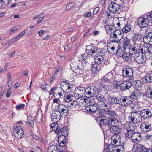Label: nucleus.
I'll use <instances>...</instances> for the list:
<instances>
[{
  "instance_id": "21",
  "label": "nucleus",
  "mask_w": 152,
  "mask_h": 152,
  "mask_svg": "<svg viewBox=\"0 0 152 152\" xmlns=\"http://www.w3.org/2000/svg\"><path fill=\"white\" fill-rule=\"evenodd\" d=\"M131 139L133 142L135 143H137L141 140V135L138 133L134 132L133 134Z\"/></svg>"
},
{
  "instance_id": "47",
  "label": "nucleus",
  "mask_w": 152,
  "mask_h": 152,
  "mask_svg": "<svg viewBox=\"0 0 152 152\" xmlns=\"http://www.w3.org/2000/svg\"><path fill=\"white\" fill-rule=\"evenodd\" d=\"M28 122L30 125L32 127V126L34 125V120L33 118L31 116H29L28 117Z\"/></svg>"
},
{
  "instance_id": "36",
  "label": "nucleus",
  "mask_w": 152,
  "mask_h": 152,
  "mask_svg": "<svg viewBox=\"0 0 152 152\" xmlns=\"http://www.w3.org/2000/svg\"><path fill=\"white\" fill-rule=\"evenodd\" d=\"M124 50V49L123 50L121 48H120L116 50L115 53H116L117 55L118 56L122 57L125 53Z\"/></svg>"
},
{
  "instance_id": "39",
  "label": "nucleus",
  "mask_w": 152,
  "mask_h": 152,
  "mask_svg": "<svg viewBox=\"0 0 152 152\" xmlns=\"http://www.w3.org/2000/svg\"><path fill=\"white\" fill-rule=\"evenodd\" d=\"M152 80V78H150V76L145 75L142 78V81L144 83H149Z\"/></svg>"
},
{
  "instance_id": "10",
  "label": "nucleus",
  "mask_w": 152,
  "mask_h": 152,
  "mask_svg": "<svg viewBox=\"0 0 152 152\" xmlns=\"http://www.w3.org/2000/svg\"><path fill=\"white\" fill-rule=\"evenodd\" d=\"M98 107L96 104L88 105L86 107V110L91 113H93L94 114L97 113L99 117V113L100 110H98Z\"/></svg>"
},
{
  "instance_id": "45",
  "label": "nucleus",
  "mask_w": 152,
  "mask_h": 152,
  "mask_svg": "<svg viewBox=\"0 0 152 152\" xmlns=\"http://www.w3.org/2000/svg\"><path fill=\"white\" fill-rule=\"evenodd\" d=\"M107 49L109 50V52L112 54H115L116 51V50H115V47L114 46L110 47V46H108Z\"/></svg>"
},
{
  "instance_id": "34",
  "label": "nucleus",
  "mask_w": 152,
  "mask_h": 152,
  "mask_svg": "<svg viewBox=\"0 0 152 152\" xmlns=\"http://www.w3.org/2000/svg\"><path fill=\"white\" fill-rule=\"evenodd\" d=\"M129 53H125L123 56H122L125 62H128L131 60V56Z\"/></svg>"
},
{
  "instance_id": "26",
  "label": "nucleus",
  "mask_w": 152,
  "mask_h": 152,
  "mask_svg": "<svg viewBox=\"0 0 152 152\" xmlns=\"http://www.w3.org/2000/svg\"><path fill=\"white\" fill-rule=\"evenodd\" d=\"M142 37V34H136L135 36L133 37V40L135 43L134 46L136 45V43H138L140 42Z\"/></svg>"
},
{
  "instance_id": "13",
  "label": "nucleus",
  "mask_w": 152,
  "mask_h": 152,
  "mask_svg": "<svg viewBox=\"0 0 152 152\" xmlns=\"http://www.w3.org/2000/svg\"><path fill=\"white\" fill-rule=\"evenodd\" d=\"M121 98H117L114 96H110L108 98V104H116L121 103Z\"/></svg>"
},
{
  "instance_id": "5",
  "label": "nucleus",
  "mask_w": 152,
  "mask_h": 152,
  "mask_svg": "<svg viewBox=\"0 0 152 152\" xmlns=\"http://www.w3.org/2000/svg\"><path fill=\"white\" fill-rule=\"evenodd\" d=\"M136 112H132L131 113V116L129 117V120L132 121L135 120L136 122L139 123L142 121V119L141 114Z\"/></svg>"
},
{
  "instance_id": "14",
  "label": "nucleus",
  "mask_w": 152,
  "mask_h": 152,
  "mask_svg": "<svg viewBox=\"0 0 152 152\" xmlns=\"http://www.w3.org/2000/svg\"><path fill=\"white\" fill-rule=\"evenodd\" d=\"M144 42L149 45H152V32H148L143 37Z\"/></svg>"
},
{
  "instance_id": "32",
  "label": "nucleus",
  "mask_w": 152,
  "mask_h": 152,
  "mask_svg": "<svg viewBox=\"0 0 152 152\" xmlns=\"http://www.w3.org/2000/svg\"><path fill=\"white\" fill-rule=\"evenodd\" d=\"M48 152H58V148L55 145H51L48 147Z\"/></svg>"
},
{
  "instance_id": "59",
  "label": "nucleus",
  "mask_w": 152,
  "mask_h": 152,
  "mask_svg": "<svg viewBox=\"0 0 152 152\" xmlns=\"http://www.w3.org/2000/svg\"><path fill=\"white\" fill-rule=\"evenodd\" d=\"M24 106L25 105L24 104H21L19 105L16 106V108L18 110H20L21 108L24 107Z\"/></svg>"
},
{
  "instance_id": "20",
  "label": "nucleus",
  "mask_w": 152,
  "mask_h": 152,
  "mask_svg": "<svg viewBox=\"0 0 152 152\" xmlns=\"http://www.w3.org/2000/svg\"><path fill=\"white\" fill-rule=\"evenodd\" d=\"M68 135V133L67 132L66 135H63V134H61L59 135L58 138V142L59 145L62 147H64L65 145V142H66V139L65 137Z\"/></svg>"
},
{
  "instance_id": "37",
  "label": "nucleus",
  "mask_w": 152,
  "mask_h": 152,
  "mask_svg": "<svg viewBox=\"0 0 152 152\" xmlns=\"http://www.w3.org/2000/svg\"><path fill=\"white\" fill-rule=\"evenodd\" d=\"M77 94L78 95H80L81 96L84 93L85 94V90L84 88L83 87L79 86L77 88Z\"/></svg>"
},
{
  "instance_id": "58",
  "label": "nucleus",
  "mask_w": 152,
  "mask_h": 152,
  "mask_svg": "<svg viewBox=\"0 0 152 152\" xmlns=\"http://www.w3.org/2000/svg\"><path fill=\"white\" fill-rule=\"evenodd\" d=\"M112 26L109 25H106L105 26V29L108 31H111L113 29L111 28Z\"/></svg>"
},
{
  "instance_id": "60",
  "label": "nucleus",
  "mask_w": 152,
  "mask_h": 152,
  "mask_svg": "<svg viewBox=\"0 0 152 152\" xmlns=\"http://www.w3.org/2000/svg\"><path fill=\"white\" fill-rule=\"evenodd\" d=\"M103 80L105 82H110L111 81V79L106 76L103 77Z\"/></svg>"
},
{
  "instance_id": "52",
  "label": "nucleus",
  "mask_w": 152,
  "mask_h": 152,
  "mask_svg": "<svg viewBox=\"0 0 152 152\" xmlns=\"http://www.w3.org/2000/svg\"><path fill=\"white\" fill-rule=\"evenodd\" d=\"M147 95L149 98H152V89L150 88L148 90Z\"/></svg>"
},
{
  "instance_id": "54",
  "label": "nucleus",
  "mask_w": 152,
  "mask_h": 152,
  "mask_svg": "<svg viewBox=\"0 0 152 152\" xmlns=\"http://www.w3.org/2000/svg\"><path fill=\"white\" fill-rule=\"evenodd\" d=\"M75 69L77 71V72H80L83 69L81 65H77L75 67Z\"/></svg>"
},
{
  "instance_id": "16",
  "label": "nucleus",
  "mask_w": 152,
  "mask_h": 152,
  "mask_svg": "<svg viewBox=\"0 0 152 152\" xmlns=\"http://www.w3.org/2000/svg\"><path fill=\"white\" fill-rule=\"evenodd\" d=\"M111 144L114 145L116 144H119L121 142V137L119 134H113L111 137Z\"/></svg>"
},
{
  "instance_id": "29",
  "label": "nucleus",
  "mask_w": 152,
  "mask_h": 152,
  "mask_svg": "<svg viewBox=\"0 0 152 152\" xmlns=\"http://www.w3.org/2000/svg\"><path fill=\"white\" fill-rule=\"evenodd\" d=\"M113 152H124V148L123 145H117L115 146L113 149Z\"/></svg>"
},
{
  "instance_id": "44",
  "label": "nucleus",
  "mask_w": 152,
  "mask_h": 152,
  "mask_svg": "<svg viewBox=\"0 0 152 152\" xmlns=\"http://www.w3.org/2000/svg\"><path fill=\"white\" fill-rule=\"evenodd\" d=\"M123 32L121 31V29H116L114 31L113 33L116 34V35H119V36L121 37H123Z\"/></svg>"
},
{
  "instance_id": "31",
  "label": "nucleus",
  "mask_w": 152,
  "mask_h": 152,
  "mask_svg": "<svg viewBox=\"0 0 152 152\" xmlns=\"http://www.w3.org/2000/svg\"><path fill=\"white\" fill-rule=\"evenodd\" d=\"M141 94L140 91L137 90H134L131 94V96L133 98H139L141 96Z\"/></svg>"
},
{
  "instance_id": "28",
  "label": "nucleus",
  "mask_w": 152,
  "mask_h": 152,
  "mask_svg": "<svg viewBox=\"0 0 152 152\" xmlns=\"http://www.w3.org/2000/svg\"><path fill=\"white\" fill-rule=\"evenodd\" d=\"M130 39H128L127 37L124 39L123 44V49L125 50L127 48H129V47L130 46Z\"/></svg>"
},
{
  "instance_id": "43",
  "label": "nucleus",
  "mask_w": 152,
  "mask_h": 152,
  "mask_svg": "<svg viewBox=\"0 0 152 152\" xmlns=\"http://www.w3.org/2000/svg\"><path fill=\"white\" fill-rule=\"evenodd\" d=\"M18 40L17 39V37H16L13 38L11 39L10 41H9L7 43L5 44V45H7V47L10 46V45H12L16 41Z\"/></svg>"
},
{
  "instance_id": "53",
  "label": "nucleus",
  "mask_w": 152,
  "mask_h": 152,
  "mask_svg": "<svg viewBox=\"0 0 152 152\" xmlns=\"http://www.w3.org/2000/svg\"><path fill=\"white\" fill-rule=\"evenodd\" d=\"M72 107H75L77 104V102L73 100H71L70 102L69 103Z\"/></svg>"
},
{
  "instance_id": "56",
  "label": "nucleus",
  "mask_w": 152,
  "mask_h": 152,
  "mask_svg": "<svg viewBox=\"0 0 152 152\" xmlns=\"http://www.w3.org/2000/svg\"><path fill=\"white\" fill-rule=\"evenodd\" d=\"M113 86L114 88L115 89H119L121 88V84L120 85L117 83V82H114L113 83Z\"/></svg>"
},
{
  "instance_id": "15",
  "label": "nucleus",
  "mask_w": 152,
  "mask_h": 152,
  "mask_svg": "<svg viewBox=\"0 0 152 152\" xmlns=\"http://www.w3.org/2000/svg\"><path fill=\"white\" fill-rule=\"evenodd\" d=\"M61 116H62L59 114V111H54L51 114V119L54 123L58 122L60 120Z\"/></svg>"
},
{
  "instance_id": "9",
  "label": "nucleus",
  "mask_w": 152,
  "mask_h": 152,
  "mask_svg": "<svg viewBox=\"0 0 152 152\" xmlns=\"http://www.w3.org/2000/svg\"><path fill=\"white\" fill-rule=\"evenodd\" d=\"M96 88L94 87H90L87 88L85 90V95L87 98L94 96L97 93Z\"/></svg>"
},
{
  "instance_id": "50",
  "label": "nucleus",
  "mask_w": 152,
  "mask_h": 152,
  "mask_svg": "<svg viewBox=\"0 0 152 152\" xmlns=\"http://www.w3.org/2000/svg\"><path fill=\"white\" fill-rule=\"evenodd\" d=\"M74 6L75 5L74 3H69L66 6V8L67 9V10H69L74 7Z\"/></svg>"
},
{
  "instance_id": "51",
  "label": "nucleus",
  "mask_w": 152,
  "mask_h": 152,
  "mask_svg": "<svg viewBox=\"0 0 152 152\" xmlns=\"http://www.w3.org/2000/svg\"><path fill=\"white\" fill-rule=\"evenodd\" d=\"M120 24L119 22L117 23L115 25L114 24V28L115 29H120L121 30V28H122V26H120Z\"/></svg>"
},
{
  "instance_id": "46",
  "label": "nucleus",
  "mask_w": 152,
  "mask_h": 152,
  "mask_svg": "<svg viewBox=\"0 0 152 152\" xmlns=\"http://www.w3.org/2000/svg\"><path fill=\"white\" fill-rule=\"evenodd\" d=\"M133 133L132 131L127 129V131L125 132V136L126 137L130 139L131 138Z\"/></svg>"
},
{
  "instance_id": "19",
  "label": "nucleus",
  "mask_w": 152,
  "mask_h": 152,
  "mask_svg": "<svg viewBox=\"0 0 152 152\" xmlns=\"http://www.w3.org/2000/svg\"><path fill=\"white\" fill-rule=\"evenodd\" d=\"M134 57V60L138 64L143 63L145 61V60L144 59L143 57L139 53L136 54Z\"/></svg>"
},
{
  "instance_id": "35",
  "label": "nucleus",
  "mask_w": 152,
  "mask_h": 152,
  "mask_svg": "<svg viewBox=\"0 0 152 152\" xmlns=\"http://www.w3.org/2000/svg\"><path fill=\"white\" fill-rule=\"evenodd\" d=\"M128 128L127 129L130 131H131L133 133L134 130L136 128V125L133 122H131L130 124H128Z\"/></svg>"
},
{
  "instance_id": "30",
  "label": "nucleus",
  "mask_w": 152,
  "mask_h": 152,
  "mask_svg": "<svg viewBox=\"0 0 152 152\" xmlns=\"http://www.w3.org/2000/svg\"><path fill=\"white\" fill-rule=\"evenodd\" d=\"M134 148H135L137 151L140 152H144L146 149L145 146L139 144L136 145L134 146Z\"/></svg>"
},
{
  "instance_id": "42",
  "label": "nucleus",
  "mask_w": 152,
  "mask_h": 152,
  "mask_svg": "<svg viewBox=\"0 0 152 152\" xmlns=\"http://www.w3.org/2000/svg\"><path fill=\"white\" fill-rule=\"evenodd\" d=\"M96 49L95 48H91L89 50H86V52L89 55L92 56L94 55L96 51Z\"/></svg>"
},
{
  "instance_id": "7",
  "label": "nucleus",
  "mask_w": 152,
  "mask_h": 152,
  "mask_svg": "<svg viewBox=\"0 0 152 152\" xmlns=\"http://www.w3.org/2000/svg\"><path fill=\"white\" fill-rule=\"evenodd\" d=\"M132 69L128 66L124 67L122 70V75L124 77H131L133 75Z\"/></svg>"
},
{
  "instance_id": "33",
  "label": "nucleus",
  "mask_w": 152,
  "mask_h": 152,
  "mask_svg": "<svg viewBox=\"0 0 152 152\" xmlns=\"http://www.w3.org/2000/svg\"><path fill=\"white\" fill-rule=\"evenodd\" d=\"M139 50H140L142 53L146 54L149 52V47L147 45H144L141 49H139Z\"/></svg>"
},
{
  "instance_id": "8",
  "label": "nucleus",
  "mask_w": 152,
  "mask_h": 152,
  "mask_svg": "<svg viewBox=\"0 0 152 152\" xmlns=\"http://www.w3.org/2000/svg\"><path fill=\"white\" fill-rule=\"evenodd\" d=\"M148 19L146 18L140 17L137 20L138 26L141 28L147 27L149 23Z\"/></svg>"
},
{
  "instance_id": "61",
  "label": "nucleus",
  "mask_w": 152,
  "mask_h": 152,
  "mask_svg": "<svg viewBox=\"0 0 152 152\" xmlns=\"http://www.w3.org/2000/svg\"><path fill=\"white\" fill-rule=\"evenodd\" d=\"M112 145H107L106 146L105 148V150L107 152L111 151V150L109 148L110 147H112Z\"/></svg>"
},
{
  "instance_id": "3",
  "label": "nucleus",
  "mask_w": 152,
  "mask_h": 152,
  "mask_svg": "<svg viewBox=\"0 0 152 152\" xmlns=\"http://www.w3.org/2000/svg\"><path fill=\"white\" fill-rule=\"evenodd\" d=\"M50 128H52L53 131L58 135L63 134V135H66L67 130L65 127H63L62 125H60L58 126V124L55 123L51 124L50 126Z\"/></svg>"
},
{
  "instance_id": "57",
  "label": "nucleus",
  "mask_w": 152,
  "mask_h": 152,
  "mask_svg": "<svg viewBox=\"0 0 152 152\" xmlns=\"http://www.w3.org/2000/svg\"><path fill=\"white\" fill-rule=\"evenodd\" d=\"M122 98L121 100L122 99V101H121V102H126V103L128 99H131V96H128V97H124L123 98L122 97L121 98Z\"/></svg>"
},
{
  "instance_id": "40",
  "label": "nucleus",
  "mask_w": 152,
  "mask_h": 152,
  "mask_svg": "<svg viewBox=\"0 0 152 152\" xmlns=\"http://www.w3.org/2000/svg\"><path fill=\"white\" fill-rule=\"evenodd\" d=\"M131 29L130 26L129 25H126L125 26L122 27L121 28V31L124 33H127Z\"/></svg>"
},
{
  "instance_id": "18",
  "label": "nucleus",
  "mask_w": 152,
  "mask_h": 152,
  "mask_svg": "<svg viewBox=\"0 0 152 152\" xmlns=\"http://www.w3.org/2000/svg\"><path fill=\"white\" fill-rule=\"evenodd\" d=\"M104 59V58L102 55L96 54L94 56V60L96 64L99 65L103 61Z\"/></svg>"
},
{
  "instance_id": "1",
  "label": "nucleus",
  "mask_w": 152,
  "mask_h": 152,
  "mask_svg": "<svg viewBox=\"0 0 152 152\" xmlns=\"http://www.w3.org/2000/svg\"><path fill=\"white\" fill-rule=\"evenodd\" d=\"M99 113V118L109 119L114 117H117L116 112L111 109H102Z\"/></svg>"
},
{
  "instance_id": "11",
  "label": "nucleus",
  "mask_w": 152,
  "mask_h": 152,
  "mask_svg": "<svg viewBox=\"0 0 152 152\" xmlns=\"http://www.w3.org/2000/svg\"><path fill=\"white\" fill-rule=\"evenodd\" d=\"M142 118L144 119H149L152 116L151 111L148 109H144L140 112Z\"/></svg>"
},
{
  "instance_id": "24",
  "label": "nucleus",
  "mask_w": 152,
  "mask_h": 152,
  "mask_svg": "<svg viewBox=\"0 0 152 152\" xmlns=\"http://www.w3.org/2000/svg\"><path fill=\"white\" fill-rule=\"evenodd\" d=\"M119 35H117L116 34L113 33L110 36V40L112 42L117 43L122 38V37H121Z\"/></svg>"
},
{
  "instance_id": "27",
  "label": "nucleus",
  "mask_w": 152,
  "mask_h": 152,
  "mask_svg": "<svg viewBox=\"0 0 152 152\" xmlns=\"http://www.w3.org/2000/svg\"><path fill=\"white\" fill-rule=\"evenodd\" d=\"M129 53L132 55H136V54L138 53L139 51V49L137 48L136 47L132 46H131L129 50Z\"/></svg>"
},
{
  "instance_id": "6",
  "label": "nucleus",
  "mask_w": 152,
  "mask_h": 152,
  "mask_svg": "<svg viewBox=\"0 0 152 152\" xmlns=\"http://www.w3.org/2000/svg\"><path fill=\"white\" fill-rule=\"evenodd\" d=\"M58 110V111L62 116H66L69 113V108L63 104H59Z\"/></svg>"
},
{
  "instance_id": "25",
  "label": "nucleus",
  "mask_w": 152,
  "mask_h": 152,
  "mask_svg": "<svg viewBox=\"0 0 152 152\" xmlns=\"http://www.w3.org/2000/svg\"><path fill=\"white\" fill-rule=\"evenodd\" d=\"M95 96L97 99L98 102H103L105 100L104 96L101 91H97Z\"/></svg>"
},
{
  "instance_id": "38",
  "label": "nucleus",
  "mask_w": 152,
  "mask_h": 152,
  "mask_svg": "<svg viewBox=\"0 0 152 152\" xmlns=\"http://www.w3.org/2000/svg\"><path fill=\"white\" fill-rule=\"evenodd\" d=\"M73 97L72 95L69 94L64 96V102L69 103L72 100V98Z\"/></svg>"
},
{
  "instance_id": "12",
  "label": "nucleus",
  "mask_w": 152,
  "mask_h": 152,
  "mask_svg": "<svg viewBox=\"0 0 152 152\" xmlns=\"http://www.w3.org/2000/svg\"><path fill=\"white\" fill-rule=\"evenodd\" d=\"M14 131L15 136L18 138L22 137L24 134L23 129L20 126H16Z\"/></svg>"
},
{
  "instance_id": "23",
  "label": "nucleus",
  "mask_w": 152,
  "mask_h": 152,
  "mask_svg": "<svg viewBox=\"0 0 152 152\" xmlns=\"http://www.w3.org/2000/svg\"><path fill=\"white\" fill-rule=\"evenodd\" d=\"M109 128L111 132L114 134H119L121 133V129L119 128L118 126H115L110 127Z\"/></svg>"
},
{
  "instance_id": "2",
  "label": "nucleus",
  "mask_w": 152,
  "mask_h": 152,
  "mask_svg": "<svg viewBox=\"0 0 152 152\" xmlns=\"http://www.w3.org/2000/svg\"><path fill=\"white\" fill-rule=\"evenodd\" d=\"M120 6L115 2H113V1L109 4L108 9L109 11V13L107 12L106 15H108L109 18H111L114 17V14L116 12L120 10Z\"/></svg>"
},
{
  "instance_id": "49",
  "label": "nucleus",
  "mask_w": 152,
  "mask_h": 152,
  "mask_svg": "<svg viewBox=\"0 0 152 152\" xmlns=\"http://www.w3.org/2000/svg\"><path fill=\"white\" fill-rule=\"evenodd\" d=\"M47 86H48V85L46 84V83H42L40 85V87L43 90H46L47 91Z\"/></svg>"
},
{
  "instance_id": "63",
  "label": "nucleus",
  "mask_w": 152,
  "mask_h": 152,
  "mask_svg": "<svg viewBox=\"0 0 152 152\" xmlns=\"http://www.w3.org/2000/svg\"><path fill=\"white\" fill-rule=\"evenodd\" d=\"M91 13L90 12L87 13H85L84 14L83 16L84 17H88L91 16Z\"/></svg>"
},
{
  "instance_id": "17",
  "label": "nucleus",
  "mask_w": 152,
  "mask_h": 152,
  "mask_svg": "<svg viewBox=\"0 0 152 152\" xmlns=\"http://www.w3.org/2000/svg\"><path fill=\"white\" fill-rule=\"evenodd\" d=\"M132 84L130 82H124L121 83L120 90L122 91L129 89L131 86Z\"/></svg>"
},
{
  "instance_id": "4",
  "label": "nucleus",
  "mask_w": 152,
  "mask_h": 152,
  "mask_svg": "<svg viewBox=\"0 0 152 152\" xmlns=\"http://www.w3.org/2000/svg\"><path fill=\"white\" fill-rule=\"evenodd\" d=\"M117 117H114L109 119H99L101 121L100 124L102 125L108 126L109 128L110 127L115 126H118V121L117 119Z\"/></svg>"
},
{
  "instance_id": "62",
  "label": "nucleus",
  "mask_w": 152,
  "mask_h": 152,
  "mask_svg": "<svg viewBox=\"0 0 152 152\" xmlns=\"http://www.w3.org/2000/svg\"><path fill=\"white\" fill-rule=\"evenodd\" d=\"M11 92L12 90L10 89H8L6 94V96L7 98L9 97L11 93Z\"/></svg>"
},
{
  "instance_id": "64",
  "label": "nucleus",
  "mask_w": 152,
  "mask_h": 152,
  "mask_svg": "<svg viewBox=\"0 0 152 152\" xmlns=\"http://www.w3.org/2000/svg\"><path fill=\"white\" fill-rule=\"evenodd\" d=\"M127 102H126V104H127L129 105H130L131 104L133 103V100H131V99H128Z\"/></svg>"
},
{
  "instance_id": "48",
  "label": "nucleus",
  "mask_w": 152,
  "mask_h": 152,
  "mask_svg": "<svg viewBox=\"0 0 152 152\" xmlns=\"http://www.w3.org/2000/svg\"><path fill=\"white\" fill-rule=\"evenodd\" d=\"M141 86H142V84L141 83V82L140 81L137 80L135 81L134 84V86L136 88H138Z\"/></svg>"
},
{
  "instance_id": "41",
  "label": "nucleus",
  "mask_w": 152,
  "mask_h": 152,
  "mask_svg": "<svg viewBox=\"0 0 152 152\" xmlns=\"http://www.w3.org/2000/svg\"><path fill=\"white\" fill-rule=\"evenodd\" d=\"M96 64H93L92 65V67L91 69L92 71H94L95 72L96 70L97 72L100 70V68L99 65H97ZM95 73H96V72H95Z\"/></svg>"
},
{
  "instance_id": "55",
  "label": "nucleus",
  "mask_w": 152,
  "mask_h": 152,
  "mask_svg": "<svg viewBox=\"0 0 152 152\" xmlns=\"http://www.w3.org/2000/svg\"><path fill=\"white\" fill-rule=\"evenodd\" d=\"M103 102V104H102V105L103 107H110V104H108V101L107 102H106L105 100H104Z\"/></svg>"
},
{
  "instance_id": "22",
  "label": "nucleus",
  "mask_w": 152,
  "mask_h": 152,
  "mask_svg": "<svg viewBox=\"0 0 152 152\" xmlns=\"http://www.w3.org/2000/svg\"><path fill=\"white\" fill-rule=\"evenodd\" d=\"M151 128V126L146 124L145 123H142L140 126L141 130L142 132H146L150 131Z\"/></svg>"
}]
</instances>
